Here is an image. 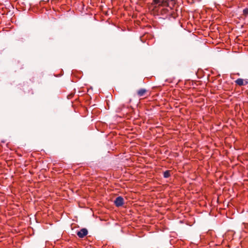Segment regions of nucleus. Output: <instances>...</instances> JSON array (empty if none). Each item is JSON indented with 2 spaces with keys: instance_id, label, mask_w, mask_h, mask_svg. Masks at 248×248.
Returning <instances> with one entry per match:
<instances>
[{
  "instance_id": "nucleus-2",
  "label": "nucleus",
  "mask_w": 248,
  "mask_h": 248,
  "mask_svg": "<svg viewBox=\"0 0 248 248\" xmlns=\"http://www.w3.org/2000/svg\"><path fill=\"white\" fill-rule=\"evenodd\" d=\"M168 1H153L152 4L156 7L157 6H166L168 5Z\"/></svg>"
},
{
  "instance_id": "nucleus-8",
  "label": "nucleus",
  "mask_w": 248,
  "mask_h": 248,
  "mask_svg": "<svg viewBox=\"0 0 248 248\" xmlns=\"http://www.w3.org/2000/svg\"><path fill=\"white\" fill-rule=\"evenodd\" d=\"M242 16H244V18H246L247 16H248V7L245 8L243 10Z\"/></svg>"
},
{
  "instance_id": "nucleus-6",
  "label": "nucleus",
  "mask_w": 248,
  "mask_h": 248,
  "mask_svg": "<svg viewBox=\"0 0 248 248\" xmlns=\"http://www.w3.org/2000/svg\"><path fill=\"white\" fill-rule=\"evenodd\" d=\"M235 83L236 85L242 86L247 85L248 84V81L246 79L239 78L235 81Z\"/></svg>"
},
{
  "instance_id": "nucleus-1",
  "label": "nucleus",
  "mask_w": 248,
  "mask_h": 248,
  "mask_svg": "<svg viewBox=\"0 0 248 248\" xmlns=\"http://www.w3.org/2000/svg\"><path fill=\"white\" fill-rule=\"evenodd\" d=\"M148 93V90L143 88H141L138 90L137 92V95L139 97H143L145 96L146 95H149Z\"/></svg>"
},
{
  "instance_id": "nucleus-5",
  "label": "nucleus",
  "mask_w": 248,
  "mask_h": 248,
  "mask_svg": "<svg viewBox=\"0 0 248 248\" xmlns=\"http://www.w3.org/2000/svg\"><path fill=\"white\" fill-rule=\"evenodd\" d=\"M88 234V230L86 228H82L79 231H78L77 233V235L78 237L82 238Z\"/></svg>"
},
{
  "instance_id": "nucleus-4",
  "label": "nucleus",
  "mask_w": 248,
  "mask_h": 248,
  "mask_svg": "<svg viewBox=\"0 0 248 248\" xmlns=\"http://www.w3.org/2000/svg\"><path fill=\"white\" fill-rule=\"evenodd\" d=\"M26 2H28L26 1ZM17 4L23 10H25L27 8H30V3L27 2V4H25L24 1H18Z\"/></svg>"
},
{
  "instance_id": "nucleus-7",
  "label": "nucleus",
  "mask_w": 248,
  "mask_h": 248,
  "mask_svg": "<svg viewBox=\"0 0 248 248\" xmlns=\"http://www.w3.org/2000/svg\"><path fill=\"white\" fill-rule=\"evenodd\" d=\"M170 176V171L169 170H166L163 173V176L164 178H169Z\"/></svg>"
},
{
  "instance_id": "nucleus-3",
  "label": "nucleus",
  "mask_w": 248,
  "mask_h": 248,
  "mask_svg": "<svg viewBox=\"0 0 248 248\" xmlns=\"http://www.w3.org/2000/svg\"><path fill=\"white\" fill-rule=\"evenodd\" d=\"M114 203L117 207L123 206L124 203V198L121 196L117 197L114 201Z\"/></svg>"
}]
</instances>
